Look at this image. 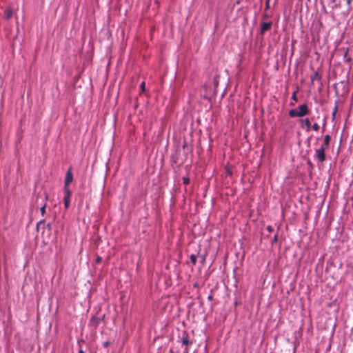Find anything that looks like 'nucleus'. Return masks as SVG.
Returning <instances> with one entry per match:
<instances>
[{
    "label": "nucleus",
    "instance_id": "f8f14e48",
    "mask_svg": "<svg viewBox=\"0 0 353 353\" xmlns=\"http://www.w3.org/2000/svg\"><path fill=\"white\" fill-rule=\"evenodd\" d=\"M190 261L194 265L196 263V256L194 254L190 256Z\"/></svg>",
    "mask_w": 353,
    "mask_h": 353
},
{
    "label": "nucleus",
    "instance_id": "423d86ee",
    "mask_svg": "<svg viewBox=\"0 0 353 353\" xmlns=\"http://www.w3.org/2000/svg\"><path fill=\"white\" fill-rule=\"evenodd\" d=\"M330 141V135H328V134L325 135L324 137V145H323V146L325 148V149L328 147Z\"/></svg>",
    "mask_w": 353,
    "mask_h": 353
},
{
    "label": "nucleus",
    "instance_id": "9d476101",
    "mask_svg": "<svg viewBox=\"0 0 353 353\" xmlns=\"http://www.w3.org/2000/svg\"><path fill=\"white\" fill-rule=\"evenodd\" d=\"M63 202H64V205H65V208L67 209L69 208L70 206V198H63Z\"/></svg>",
    "mask_w": 353,
    "mask_h": 353
},
{
    "label": "nucleus",
    "instance_id": "1a4fd4ad",
    "mask_svg": "<svg viewBox=\"0 0 353 353\" xmlns=\"http://www.w3.org/2000/svg\"><path fill=\"white\" fill-rule=\"evenodd\" d=\"M6 17L10 19L12 16V12L10 9H7L5 12Z\"/></svg>",
    "mask_w": 353,
    "mask_h": 353
},
{
    "label": "nucleus",
    "instance_id": "412c9836",
    "mask_svg": "<svg viewBox=\"0 0 353 353\" xmlns=\"http://www.w3.org/2000/svg\"><path fill=\"white\" fill-rule=\"evenodd\" d=\"M101 257H97V263H100V262H101Z\"/></svg>",
    "mask_w": 353,
    "mask_h": 353
},
{
    "label": "nucleus",
    "instance_id": "6ab92c4d",
    "mask_svg": "<svg viewBox=\"0 0 353 353\" xmlns=\"http://www.w3.org/2000/svg\"><path fill=\"white\" fill-rule=\"evenodd\" d=\"M267 230H268V231H269V232H272V231L273 230V228H272V226L268 225V226L267 227Z\"/></svg>",
    "mask_w": 353,
    "mask_h": 353
},
{
    "label": "nucleus",
    "instance_id": "ddd939ff",
    "mask_svg": "<svg viewBox=\"0 0 353 353\" xmlns=\"http://www.w3.org/2000/svg\"><path fill=\"white\" fill-rule=\"evenodd\" d=\"M46 204H44L41 208H40V211H41V213L42 215L44 214L45 212H46Z\"/></svg>",
    "mask_w": 353,
    "mask_h": 353
},
{
    "label": "nucleus",
    "instance_id": "b1692460",
    "mask_svg": "<svg viewBox=\"0 0 353 353\" xmlns=\"http://www.w3.org/2000/svg\"><path fill=\"white\" fill-rule=\"evenodd\" d=\"M79 353H85L82 350H79Z\"/></svg>",
    "mask_w": 353,
    "mask_h": 353
},
{
    "label": "nucleus",
    "instance_id": "7ed1b4c3",
    "mask_svg": "<svg viewBox=\"0 0 353 353\" xmlns=\"http://www.w3.org/2000/svg\"><path fill=\"white\" fill-rule=\"evenodd\" d=\"M72 179H73L72 173L71 169H69L66 172L64 186H68L69 184L72 181Z\"/></svg>",
    "mask_w": 353,
    "mask_h": 353
},
{
    "label": "nucleus",
    "instance_id": "2eb2a0df",
    "mask_svg": "<svg viewBox=\"0 0 353 353\" xmlns=\"http://www.w3.org/2000/svg\"><path fill=\"white\" fill-rule=\"evenodd\" d=\"M183 183L185 184V185L189 184L190 179L187 178V177H183Z\"/></svg>",
    "mask_w": 353,
    "mask_h": 353
},
{
    "label": "nucleus",
    "instance_id": "4be33fe9",
    "mask_svg": "<svg viewBox=\"0 0 353 353\" xmlns=\"http://www.w3.org/2000/svg\"><path fill=\"white\" fill-rule=\"evenodd\" d=\"M292 99H293L294 100H296V94H295V92H294V93L293 94V95H292Z\"/></svg>",
    "mask_w": 353,
    "mask_h": 353
},
{
    "label": "nucleus",
    "instance_id": "f3484780",
    "mask_svg": "<svg viewBox=\"0 0 353 353\" xmlns=\"http://www.w3.org/2000/svg\"><path fill=\"white\" fill-rule=\"evenodd\" d=\"M141 90L142 92L144 91L145 90V82H142L141 84Z\"/></svg>",
    "mask_w": 353,
    "mask_h": 353
},
{
    "label": "nucleus",
    "instance_id": "f03ea898",
    "mask_svg": "<svg viewBox=\"0 0 353 353\" xmlns=\"http://www.w3.org/2000/svg\"><path fill=\"white\" fill-rule=\"evenodd\" d=\"M325 148L322 145L320 148L316 149L315 151V157L320 162H323L325 160Z\"/></svg>",
    "mask_w": 353,
    "mask_h": 353
},
{
    "label": "nucleus",
    "instance_id": "a211bd4d",
    "mask_svg": "<svg viewBox=\"0 0 353 353\" xmlns=\"http://www.w3.org/2000/svg\"><path fill=\"white\" fill-rule=\"evenodd\" d=\"M269 1L270 0H266L265 9H268L270 7Z\"/></svg>",
    "mask_w": 353,
    "mask_h": 353
},
{
    "label": "nucleus",
    "instance_id": "5701e85b",
    "mask_svg": "<svg viewBox=\"0 0 353 353\" xmlns=\"http://www.w3.org/2000/svg\"><path fill=\"white\" fill-rule=\"evenodd\" d=\"M104 346L107 347L108 345H109V343L108 342H105L103 343Z\"/></svg>",
    "mask_w": 353,
    "mask_h": 353
},
{
    "label": "nucleus",
    "instance_id": "dca6fc26",
    "mask_svg": "<svg viewBox=\"0 0 353 353\" xmlns=\"http://www.w3.org/2000/svg\"><path fill=\"white\" fill-rule=\"evenodd\" d=\"M352 0H346L348 10H350Z\"/></svg>",
    "mask_w": 353,
    "mask_h": 353
},
{
    "label": "nucleus",
    "instance_id": "39448f33",
    "mask_svg": "<svg viewBox=\"0 0 353 353\" xmlns=\"http://www.w3.org/2000/svg\"><path fill=\"white\" fill-rule=\"evenodd\" d=\"M64 194L65 195L63 198H70L71 191L68 186H64Z\"/></svg>",
    "mask_w": 353,
    "mask_h": 353
},
{
    "label": "nucleus",
    "instance_id": "0eeeda50",
    "mask_svg": "<svg viewBox=\"0 0 353 353\" xmlns=\"http://www.w3.org/2000/svg\"><path fill=\"white\" fill-rule=\"evenodd\" d=\"M319 78V74L317 72H314L310 77V79L312 82Z\"/></svg>",
    "mask_w": 353,
    "mask_h": 353
},
{
    "label": "nucleus",
    "instance_id": "f257e3e1",
    "mask_svg": "<svg viewBox=\"0 0 353 353\" xmlns=\"http://www.w3.org/2000/svg\"><path fill=\"white\" fill-rule=\"evenodd\" d=\"M309 112L307 105L304 103L299 105L296 109H292L289 111V115L290 117H302Z\"/></svg>",
    "mask_w": 353,
    "mask_h": 353
},
{
    "label": "nucleus",
    "instance_id": "4468645a",
    "mask_svg": "<svg viewBox=\"0 0 353 353\" xmlns=\"http://www.w3.org/2000/svg\"><path fill=\"white\" fill-rule=\"evenodd\" d=\"M312 129L315 131H318L319 130V125L318 123H314L313 125H312Z\"/></svg>",
    "mask_w": 353,
    "mask_h": 353
},
{
    "label": "nucleus",
    "instance_id": "9b49d317",
    "mask_svg": "<svg viewBox=\"0 0 353 353\" xmlns=\"http://www.w3.org/2000/svg\"><path fill=\"white\" fill-rule=\"evenodd\" d=\"M303 121L307 128V130H309V129L311 126V123H310V120L308 119H305Z\"/></svg>",
    "mask_w": 353,
    "mask_h": 353
},
{
    "label": "nucleus",
    "instance_id": "20e7f679",
    "mask_svg": "<svg viewBox=\"0 0 353 353\" xmlns=\"http://www.w3.org/2000/svg\"><path fill=\"white\" fill-rule=\"evenodd\" d=\"M272 26V22H264L261 23V34H264L265 32L269 30Z\"/></svg>",
    "mask_w": 353,
    "mask_h": 353
},
{
    "label": "nucleus",
    "instance_id": "aec40b11",
    "mask_svg": "<svg viewBox=\"0 0 353 353\" xmlns=\"http://www.w3.org/2000/svg\"><path fill=\"white\" fill-rule=\"evenodd\" d=\"M336 106L335 107L334 110H333V113H332V115L333 117H334L335 114H336Z\"/></svg>",
    "mask_w": 353,
    "mask_h": 353
},
{
    "label": "nucleus",
    "instance_id": "6e6552de",
    "mask_svg": "<svg viewBox=\"0 0 353 353\" xmlns=\"http://www.w3.org/2000/svg\"><path fill=\"white\" fill-rule=\"evenodd\" d=\"M182 343L184 345H188L191 344V342L188 340V337L185 336V337H183Z\"/></svg>",
    "mask_w": 353,
    "mask_h": 353
}]
</instances>
